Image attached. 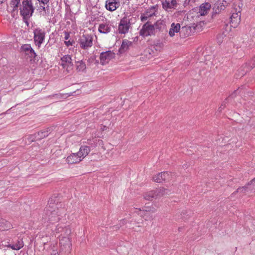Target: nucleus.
Returning <instances> with one entry per match:
<instances>
[{
	"instance_id": "34",
	"label": "nucleus",
	"mask_w": 255,
	"mask_h": 255,
	"mask_svg": "<svg viewBox=\"0 0 255 255\" xmlns=\"http://www.w3.org/2000/svg\"><path fill=\"white\" fill-rule=\"evenodd\" d=\"M30 17H26V16H22V18H23V21L26 24V25L28 26V19L30 18Z\"/></svg>"
},
{
	"instance_id": "7",
	"label": "nucleus",
	"mask_w": 255,
	"mask_h": 255,
	"mask_svg": "<svg viewBox=\"0 0 255 255\" xmlns=\"http://www.w3.org/2000/svg\"><path fill=\"white\" fill-rule=\"evenodd\" d=\"M155 33V28L153 25L147 22L143 24L142 28L139 31L140 35L143 36H147L154 35Z\"/></svg>"
},
{
	"instance_id": "28",
	"label": "nucleus",
	"mask_w": 255,
	"mask_h": 255,
	"mask_svg": "<svg viewBox=\"0 0 255 255\" xmlns=\"http://www.w3.org/2000/svg\"><path fill=\"white\" fill-rule=\"evenodd\" d=\"M9 247L12 250H19L23 247V242L22 240H18L16 243L9 245Z\"/></svg>"
},
{
	"instance_id": "18",
	"label": "nucleus",
	"mask_w": 255,
	"mask_h": 255,
	"mask_svg": "<svg viewBox=\"0 0 255 255\" xmlns=\"http://www.w3.org/2000/svg\"><path fill=\"white\" fill-rule=\"evenodd\" d=\"M90 151V147L88 146L84 145L80 147L78 153L79 154V156L81 157L82 159H83L85 157H86Z\"/></svg>"
},
{
	"instance_id": "39",
	"label": "nucleus",
	"mask_w": 255,
	"mask_h": 255,
	"mask_svg": "<svg viewBox=\"0 0 255 255\" xmlns=\"http://www.w3.org/2000/svg\"><path fill=\"white\" fill-rule=\"evenodd\" d=\"M6 0H0V4L4 2Z\"/></svg>"
},
{
	"instance_id": "24",
	"label": "nucleus",
	"mask_w": 255,
	"mask_h": 255,
	"mask_svg": "<svg viewBox=\"0 0 255 255\" xmlns=\"http://www.w3.org/2000/svg\"><path fill=\"white\" fill-rule=\"evenodd\" d=\"M231 21L233 24L232 26L235 27L240 22V15L238 13H233L231 16Z\"/></svg>"
},
{
	"instance_id": "19",
	"label": "nucleus",
	"mask_w": 255,
	"mask_h": 255,
	"mask_svg": "<svg viewBox=\"0 0 255 255\" xmlns=\"http://www.w3.org/2000/svg\"><path fill=\"white\" fill-rule=\"evenodd\" d=\"M210 7L211 5L209 3L202 4L200 7L199 13L201 15H205L208 13Z\"/></svg>"
},
{
	"instance_id": "36",
	"label": "nucleus",
	"mask_w": 255,
	"mask_h": 255,
	"mask_svg": "<svg viewBox=\"0 0 255 255\" xmlns=\"http://www.w3.org/2000/svg\"><path fill=\"white\" fill-rule=\"evenodd\" d=\"M40 2L44 4V5L47 4L49 0H38Z\"/></svg>"
},
{
	"instance_id": "48",
	"label": "nucleus",
	"mask_w": 255,
	"mask_h": 255,
	"mask_svg": "<svg viewBox=\"0 0 255 255\" xmlns=\"http://www.w3.org/2000/svg\"><path fill=\"white\" fill-rule=\"evenodd\" d=\"M58 95L57 94H56V95H55V96H56V97H58Z\"/></svg>"
},
{
	"instance_id": "42",
	"label": "nucleus",
	"mask_w": 255,
	"mask_h": 255,
	"mask_svg": "<svg viewBox=\"0 0 255 255\" xmlns=\"http://www.w3.org/2000/svg\"><path fill=\"white\" fill-rule=\"evenodd\" d=\"M222 35H224V36H226V34L225 33V32H224L222 34Z\"/></svg>"
},
{
	"instance_id": "47",
	"label": "nucleus",
	"mask_w": 255,
	"mask_h": 255,
	"mask_svg": "<svg viewBox=\"0 0 255 255\" xmlns=\"http://www.w3.org/2000/svg\"><path fill=\"white\" fill-rule=\"evenodd\" d=\"M185 28V27H182V30H184V29Z\"/></svg>"
},
{
	"instance_id": "13",
	"label": "nucleus",
	"mask_w": 255,
	"mask_h": 255,
	"mask_svg": "<svg viewBox=\"0 0 255 255\" xmlns=\"http://www.w3.org/2000/svg\"><path fill=\"white\" fill-rule=\"evenodd\" d=\"M162 4L163 8L165 10H168L176 7L177 2L176 0H163Z\"/></svg>"
},
{
	"instance_id": "5",
	"label": "nucleus",
	"mask_w": 255,
	"mask_h": 255,
	"mask_svg": "<svg viewBox=\"0 0 255 255\" xmlns=\"http://www.w3.org/2000/svg\"><path fill=\"white\" fill-rule=\"evenodd\" d=\"M45 37V32L44 30L37 28L34 31V40L36 46L39 47L43 43Z\"/></svg>"
},
{
	"instance_id": "29",
	"label": "nucleus",
	"mask_w": 255,
	"mask_h": 255,
	"mask_svg": "<svg viewBox=\"0 0 255 255\" xmlns=\"http://www.w3.org/2000/svg\"><path fill=\"white\" fill-rule=\"evenodd\" d=\"M9 227V224L4 220L2 219L0 220V230H6Z\"/></svg>"
},
{
	"instance_id": "14",
	"label": "nucleus",
	"mask_w": 255,
	"mask_h": 255,
	"mask_svg": "<svg viewBox=\"0 0 255 255\" xmlns=\"http://www.w3.org/2000/svg\"><path fill=\"white\" fill-rule=\"evenodd\" d=\"M22 51L28 55L30 57L35 58L36 56L34 50L32 48L30 44H24L21 48Z\"/></svg>"
},
{
	"instance_id": "46",
	"label": "nucleus",
	"mask_w": 255,
	"mask_h": 255,
	"mask_svg": "<svg viewBox=\"0 0 255 255\" xmlns=\"http://www.w3.org/2000/svg\"><path fill=\"white\" fill-rule=\"evenodd\" d=\"M238 91L240 92V89H238V90L236 92H238Z\"/></svg>"
},
{
	"instance_id": "26",
	"label": "nucleus",
	"mask_w": 255,
	"mask_h": 255,
	"mask_svg": "<svg viewBox=\"0 0 255 255\" xmlns=\"http://www.w3.org/2000/svg\"><path fill=\"white\" fill-rule=\"evenodd\" d=\"M46 6H40L39 7V12L41 15L46 17L49 15L50 9L48 4H46Z\"/></svg>"
},
{
	"instance_id": "35",
	"label": "nucleus",
	"mask_w": 255,
	"mask_h": 255,
	"mask_svg": "<svg viewBox=\"0 0 255 255\" xmlns=\"http://www.w3.org/2000/svg\"><path fill=\"white\" fill-rule=\"evenodd\" d=\"M252 63L251 64V67L253 68V67H255V56L252 60Z\"/></svg>"
},
{
	"instance_id": "49",
	"label": "nucleus",
	"mask_w": 255,
	"mask_h": 255,
	"mask_svg": "<svg viewBox=\"0 0 255 255\" xmlns=\"http://www.w3.org/2000/svg\"><path fill=\"white\" fill-rule=\"evenodd\" d=\"M181 229V228H179V230H180Z\"/></svg>"
},
{
	"instance_id": "38",
	"label": "nucleus",
	"mask_w": 255,
	"mask_h": 255,
	"mask_svg": "<svg viewBox=\"0 0 255 255\" xmlns=\"http://www.w3.org/2000/svg\"><path fill=\"white\" fill-rule=\"evenodd\" d=\"M69 37V34L67 32H65V39L67 40Z\"/></svg>"
},
{
	"instance_id": "44",
	"label": "nucleus",
	"mask_w": 255,
	"mask_h": 255,
	"mask_svg": "<svg viewBox=\"0 0 255 255\" xmlns=\"http://www.w3.org/2000/svg\"><path fill=\"white\" fill-rule=\"evenodd\" d=\"M222 109H223V108H222L221 107H219V110H220V111H221Z\"/></svg>"
},
{
	"instance_id": "45",
	"label": "nucleus",
	"mask_w": 255,
	"mask_h": 255,
	"mask_svg": "<svg viewBox=\"0 0 255 255\" xmlns=\"http://www.w3.org/2000/svg\"><path fill=\"white\" fill-rule=\"evenodd\" d=\"M231 97L233 98V97H234V94H232V95L231 96Z\"/></svg>"
},
{
	"instance_id": "25",
	"label": "nucleus",
	"mask_w": 255,
	"mask_h": 255,
	"mask_svg": "<svg viewBox=\"0 0 255 255\" xmlns=\"http://www.w3.org/2000/svg\"><path fill=\"white\" fill-rule=\"evenodd\" d=\"M157 198L170 194V191L167 189L160 188L155 190Z\"/></svg>"
},
{
	"instance_id": "33",
	"label": "nucleus",
	"mask_w": 255,
	"mask_h": 255,
	"mask_svg": "<svg viewBox=\"0 0 255 255\" xmlns=\"http://www.w3.org/2000/svg\"><path fill=\"white\" fill-rule=\"evenodd\" d=\"M196 0H185L184 2V4L186 5H192L193 3H194Z\"/></svg>"
},
{
	"instance_id": "16",
	"label": "nucleus",
	"mask_w": 255,
	"mask_h": 255,
	"mask_svg": "<svg viewBox=\"0 0 255 255\" xmlns=\"http://www.w3.org/2000/svg\"><path fill=\"white\" fill-rule=\"evenodd\" d=\"M82 160V158L79 156L78 153L71 154L70 156H68L66 159V161L69 164L78 163Z\"/></svg>"
},
{
	"instance_id": "43",
	"label": "nucleus",
	"mask_w": 255,
	"mask_h": 255,
	"mask_svg": "<svg viewBox=\"0 0 255 255\" xmlns=\"http://www.w3.org/2000/svg\"><path fill=\"white\" fill-rule=\"evenodd\" d=\"M218 41L219 42H221L222 41H221V40H220V38L219 37H218Z\"/></svg>"
},
{
	"instance_id": "32",
	"label": "nucleus",
	"mask_w": 255,
	"mask_h": 255,
	"mask_svg": "<svg viewBox=\"0 0 255 255\" xmlns=\"http://www.w3.org/2000/svg\"><path fill=\"white\" fill-rule=\"evenodd\" d=\"M26 139L28 140L29 142H31L35 140H38L37 139V136H36V133L33 134L29 135L27 137Z\"/></svg>"
},
{
	"instance_id": "20",
	"label": "nucleus",
	"mask_w": 255,
	"mask_h": 255,
	"mask_svg": "<svg viewBox=\"0 0 255 255\" xmlns=\"http://www.w3.org/2000/svg\"><path fill=\"white\" fill-rule=\"evenodd\" d=\"M132 44V42L129 41L127 39H124L119 50L120 52L122 53L127 51L129 47Z\"/></svg>"
},
{
	"instance_id": "6",
	"label": "nucleus",
	"mask_w": 255,
	"mask_h": 255,
	"mask_svg": "<svg viewBox=\"0 0 255 255\" xmlns=\"http://www.w3.org/2000/svg\"><path fill=\"white\" fill-rule=\"evenodd\" d=\"M156 209L153 207H144L139 210L138 215L144 218L145 220L148 221L152 219L151 213L155 212Z\"/></svg>"
},
{
	"instance_id": "41",
	"label": "nucleus",
	"mask_w": 255,
	"mask_h": 255,
	"mask_svg": "<svg viewBox=\"0 0 255 255\" xmlns=\"http://www.w3.org/2000/svg\"><path fill=\"white\" fill-rule=\"evenodd\" d=\"M67 234H69L70 233V231L68 230V229H66Z\"/></svg>"
},
{
	"instance_id": "37",
	"label": "nucleus",
	"mask_w": 255,
	"mask_h": 255,
	"mask_svg": "<svg viewBox=\"0 0 255 255\" xmlns=\"http://www.w3.org/2000/svg\"><path fill=\"white\" fill-rule=\"evenodd\" d=\"M64 43L67 47L72 45V42H71L70 40L65 41Z\"/></svg>"
},
{
	"instance_id": "4",
	"label": "nucleus",
	"mask_w": 255,
	"mask_h": 255,
	"mask_svg": "<svg viewBox=\"0 0 255 255\" xmlns=\"http://www.w3.org/2000/svg\"><path fill=\"white\" fill-rule=\"evenodd\" d=\"M130 26V20L127 17H124L121 19L118 26V31L120 34L127 33Z\"/></svg>"
},
{
	"instance_id": "27",
	"label": "nucleus",
	"mask_w": 255,
	"mask_h": 255,
	"mask_svg": "<svg viewBox=\"0 0 255 255\" xmlns=\"http://www.w3.org/2000/svg\"><path fill=\"white\" fill-rule=\"evenodd\" d=\"M143 197L146 200L152 201L153 199L157 198L155 190L150 191L145 193Z\"/></svg>"
},
{
	"instance_id": "2",
	"label": "nucleus",
	"mask_w": 255,
	"mask_h": 255,
	"mask_svg": "<svg viewBox=\"0 0 255 255\" xmlns=\"http://www.w3.org/2000/svg\"><path fill=\"white\" fill-rule=\"evenodd\" d=\"M20 14L22 16L31 17L34 11L31 0H22L19 8Z\"/></svg>"
},
{
	"instance_id": "10",
	"label": "nucleus",
	"mask_w": 255,
	"mask_h": 255,
	"mask_svg": "<svg viewBox=\"0 0 255 255\" xmlns=\"http://www.w3.org/2000/svg\"><path fill=\"white\" fill-rule=\"evenodd\" d=\"M114 57L115 53L111 51L102 52L100 55L101 62L102 64H106Z\"/></svg>"
},
{
	"instance_id": "23",
	"label": "nucleus",
	"mask_w": 255,
	"mask_h": 255,
	"mask_svg": "<svg viewBox=\"0 0 255 255\" xmlns=\"http://www.w3.org/2000/svg\"><path fill=\"white\" fill-rule=\"evenodd\" d=\"M75 67L77 72H85L86 69V64L82 60L76 62Z\"/></svg>"
},
{
	"instance_id": "30",
	"label": "nucleus",
	"mask_w": 255,
	"mask_h": 255,
	"mask_svg": "<svg viewBox=\"0 0 255 255\" xmlns=\"http://www.w3.org/2000/svg\"><path fill=\"white\" fill-rule=\"evenodd\" d=\"M152 11V13H150L148 11H146L143 16H141V19L142 21L145 20L148 17L152 16L154 14V8H152L150 9Z\"/></svg>"
},
{
	"instance_id": "21",
	"label": "nucleus",
	"mask_w": 255,
	"mask_h": 255,
	"mask_svg": "<svg viewBox=\"0 0 255 255\" xmlns=\"http://www.w3.org/2000/svg\"><path fill=\"white\" fill-rule=\"evenodd\" d=\"M111 26L106 23H101L99 25L98 30L101 33L106 34L111 31Z\"/></svg>"
},
{
	"instance_id": "3",
	"label": "nucleus",
	"mask_w": 255,
	"mask_h": 255,
	"mask_svg": "<svg viewBox=\"0 0 255 255\" xmlns=\"http://www.w3.org/2000/svg\"><path fill=\"white\" fill-rule=\"evenodd\" d=\"M78 43L81 48L88 50L93 45V38L89 34H84L80 37Z\"/></svg>"
},
{
	"instance_id": "17",
	"label": "nucleus",
	"mask_w": 255,
	"mask_h": 255,
	"mask_svg": "<svg viewBox=\"0 0 255 255\" xmlns=\"http://www.w3.org/2000/svg\"><path fill=\"white\" fill-rule=\"evenodd\" d=\"M180 28L181 26L179 23H172L169 31V35L170 36L173 37L175 35V33L179 32L180 31Z\"/></svg>"
},
{
	"instance_id": "8",
	"label": "nucleus",
	"mask_w": 255,
	"mask_h": 255,
	"mask_svg": "<svg viewBox=\"0 0 255 255\" xmlns=\"http://www.w3.org/2000/svg\"><path fill=\"white\" fill-rule=\"evenodd\" d=\"M61 65L69 72L73 69V63L71 57L69 55H65L61 58Z\"/></svg>"
},
{
	"instance_id": "12",
	"label": "nucleus",
	"mask_w": 255,
	"mask_h": 255,
	"mask_svg": "<svg viewBox=\"0 0 255 255\" xmlns=\"http://www.w3.org/2000/svg\"><path fill=\"white\" fill-rule=\"evenodd\" d=\"M60 245L62 250L65 249L66 251H69L72 246L71 241L68 237H62L60 240Z\"/></svg>"
},
{
	"instance_id": "15",
	"label": "nucleus",
	"mask_w": 255,
	"mask_h": 255,
	"mask_svg": "<svg viewBox=\"0 0 255 255\" xmlns=\"http://www.w3.org/2000/svg\"><path fill=\"white\" fill-rule=\"evenodd\" d=\"M249 190H254L255 191V178L252 180L247 186L238 188L236 192L246 193L248 192Z\"/></svg>"
},
{
	"instance_id": "9",
	"label": "nucleus",
	"mask_w": 255,
	"mask_h": 255,
	"mask_svg": "<svg viewBox=\"0 0 255 255\" xmlns=\"http://www.w3.org/2000/svg\"><path fill=\"white\" fill-rule=\"evenodd\" d=\"M172 175L168 172H162L153 177V179L157 183L162 182L163 181H168L171 178Z\"/></svg>"
},
{
	"instance_id": "40",
	"label": "nucleus",
	"mask_w": 255,
	"mask_h": 255,
	"mask_svg": "<svg viewBox=\"0 0 255 255\" xmlns=\"http://www.w3.org/2000/svg\"><path fill=\"white\" fill-rule=\"evenodd\" d=\"M60 228H58L57 229V232L58 233L60 232L61 231V230H63V228H62V229H61V230H60Z\"/></svg>"
},
{
	"instance_id": "1",
	"label": "nucleus",
	"mask_w": 255,
	"mask_h": 255,
	"mask_svg": "<svg viewBox=\"0 0 255 255\" xmlns=\"http://www.w3.org/2000/svg\"><path fill=\"white\" fill-rule=\"evenodd\" d=\"M52 202V200H49V205L46 206L44 210V215L50 223L54 224L58 222L66 214V211L62 207V204L59 203L54 205Z\"/></svg>"
},
{
	"instance_id": "22",
	"label": "nucleus",
	"mask_w": 255,
	"mask_h": 255,
	"mask_svg": "<svg viewBox=\"0 0 255 255\" xmlns=\"http://www.w3.org/2000/svg\"><path fill=\"white\" fill-rule=\"evenodd\" d=\"M51 128H48L46 129L42 130L39 132L35 133L36 136H37V139L40 140L47 136L51 132Z\"/></svg>"
},
{
	"instance_id": "11",
	"label": "nucleus",
	"mask_w": 255,
	"mask_h": 255,
	"mask_svg": "<svg viewBox=\"0 0 255 255\" xmlns=\"http://www.w3.org/2000/svg\"><path fill=\"white\" fill-rule=\"evenodd\" d=\"M120 5V0H107L106 1V7L111 11L115 10Z\"/></svg>"
},
{
	"instance_id": "31",
	"label": "nucleus",
	"mask_w": 255,
	"mask_h": 255,
	"mask_svg": "<svg viewBox=\"0 0 255 255\" xmlns=\"http://www.w3.org/2000/svg\"><path fill=\"white\" fill-rule=\"evenodd\" d=\"M20 2V0H11L10 4L13 7V11L17 9Z\"/></svg>"
}]
</instances>
